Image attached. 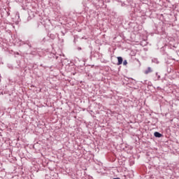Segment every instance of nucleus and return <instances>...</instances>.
Instances as JSON below:
<instances>
[{
    "label": "nucleus",
    "instance_id": "1",
    "mask_svg": "<svg viewBox=\"0 0 179 179\" xmlns=\"http://www.w3.org/2000/svg\"><path fill=\"white\" fill-rule=\"evenodd\" d=\"M154 136H155V138H162V134H160L157 131H155L154 133Z\"/></svg>",
    "mask_w": 179,
    "mask_h": 179
},
{
    "label": "nucleus",
    "instance_id": "2",
    "mask_svg": "<svg viewBox=\"0 0 179 179\" xmlns=\"http://www.w3.org/2000/svg\"><path fill=\"white\" fill-rule=\"evenodd\" d=\"M152 72V68L148 67L145 71L144 73L148 75V73H150Z\"/></svg>",
    "mask_w": 179,
    "mask_h": 179
},
{
    "label": "nucleus",
    "instance_id": "3",
    "mask_svg": "<svg viewBox=\"0 0 179 179\" xmlns=\"http://www.w3.org/2000/svg\"><path fill=\"white\" fill-rule=\"evenodd\" d=\"M117 60H118L117 65L122 64L123 59L121 57H117Z\"/></svg>",
    "mask_w": 179,
    "mask_h": 179
},
{
    "label": "nucleus",
    "instance_id": "4",
    "mask_svg": "<svg viewBox=\"0 0 179 179\" xmlns=\"http://www.w3.org/2000/svg\"><path fill=\"white\" fill-rule=\"evenodd\" d=\"M128 64V62H127V60H124L123 62V65H127Z\"/></svg>",
    "mask_w": 179,
    "mask_h": 179
}]
</instances>
